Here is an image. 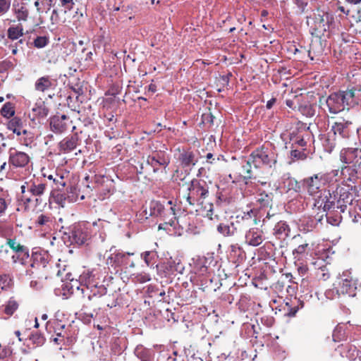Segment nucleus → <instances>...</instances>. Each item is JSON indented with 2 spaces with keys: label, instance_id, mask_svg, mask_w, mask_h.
I'll return each instance as SVG.
<instances>
[{
  "label": "nucleus",
  "instance_id": "1",
  "mask_svg": "<svg viewBox=\"0 0 361 361\" xmlns=\"http://www.w3.org/2000/svg\"><path fill=\"white\" fill-rule=\"evenodd\" d=\"M332 20L333 18L329 13L323 11H318L314 14V18L307 19V24L317 35L323 34L329 29Z\"/></svg>",
  "mask_w": 361,
  "mask_h": 361
},
{
  "label": "nucleus",
  "instance_id": "2",
  "mask_svg": "<svg viewBox=\"0 0 361 361\" xmlns=\"http://www.w3.org/2000/svg\"><path fill=\"white\" fill-rule=\"evenodd\" d=\"M276 161L275 155L272 152L261 149L252 153L247 161V166L250 167V164H252L255 168H258L262 165H267L271 167Z\"/></svg>",
  "mask_w": 361,
  "mask_h": 361
},
{
  "label": "nucleus",
  "instance_id": "3",
  "mask_svg": "<svg viewBox=\"0 0 361 361\" xmlns=\"http://www.w3.org/2000/svg\"><path fill=\"white\" fill-rule=\"evenodd\" d=\"M326 183L327 175L319 173L305 178L303 180V186L309 195H314L321 191L322 188Z\"/></svg>",
  "mask_w": 361,
  "mask_h": 361
},
{
  "label": "nucleus",
  "instance_id": "4",
  "mask_svg": "<svg viewBox=\"0 0 361 361\" xmlns=\"http://www.w3.org/2000/svg\"><path fill=\"white\" fill-rule=\"evenodd\" d=\"M30 160V156L25 152L11 148L8 150V164L16 168L25 167Z\"/></svg>",
  "mask_w": 361,
  "mask_h": 361
},
{
  "label": "nucleus",
  "instance_id": "5",
  "mask_svg": "<svg viewBox=\"0 0 361 361\" xmlns=\"http://www.w3.org/2000/svg\"><path fill=\"white\" fill-rule=\"evenodd\" d=\"M336 288L339 294L354 295L355 283L353 282L352 276L349 272H343L338 278V286Z\"/></svg>",
  "mask_w": 361,
  "mask_h": 361
},
{
  "label": "nucleus",
  "instance_id": "6",
  "mask_svg": "<svg viewBox=\"0 0 361 361\" xmlns=\"http://www.w3.org/2000/svg\"><path fill=\"white\" fill-rule=\"evenodd\" d=\"M7 245L16 252V255L12 257L14 262L19 261L22 264H24V260L29 258V250L24 245H20L14 239H8Z\"/></svg>",
  "mask_w": 361,
  "mask_h": 361
},
{
  "label": "nucleus",
  "instance_id": "7",
  "mask_svg": "<svg viewBox=\"0 0 361 361\" xmlns=\"http://www.w3.org/2000/svg\"><path fill=\"white\" fill-rule=\"evenodd\" d=\"M293 240L298 244L297 247L293 250V255L295 259L300 260L312 250V245L300 235L294 236Z\"/></svg>",
  "mask_w": 361,
  "mask_h": 361
},
{
  "label": "nucleus",
  "instance_id": "8",
  "mask_svg": "<svg viewBox=\"0 0 361 361\" xmlns=\"http://www.w3.org/2000/svg\"><path fill=\"white\" fill-rule=\"evenodd\" d=\"M329 113L336 114L345 109V104L342 99L341 94L339 93H333L325 99Z\"/></svg>",
  "mask_w": 361,
  "mask_h": 361
},
{
  "label": "nucleus",
  "instance_id": "9",
  "mask_svg": "<svg viewBox=\"0 0 361 361\" xmlns=\"http://www.w3.org/2000/svg\"><path fill=\"white\" fill-rule=\"evenodd\" d=\"M189 194L187 197L188 202L192 204L191 200H197L199 197L204 199L208 195V190L201 185L197 181H192L191 186L188 188Z\"/></svg>",
  "mask_w": 361,
  "mask_h": 361
},
{
  "label": "nucleus",
  "instance_id": "10",
  "mask_svg": "<svg viewBox=\"0 0 361 361\" xmlns=\"http://www.w3.org/2000/svg\"><path fill=\"white\" fill-rule=\"evenodd\" d=\"M71 234L73 241L78 245L84 244L90 237L85 224L74 226Z\"/></svg>",
  "mask_w": 361,
  "mask_h": 361
},
{
  "label": "nucleus",
  "instance_id": "11",
  "mask_svg": "<svg viewBox=\"0 0 361 361\" xmlns=\"http://www.w3.org/2000/svg\"><path fill=\"white\" fill-rule=\"evenodd\" d=\"M12 13L16 20L20 23L26 22L30 15L27 4L24 2H14L12 6Z\"/></svg>",
  "mask_w": 361,
  "mask_h": 361
},
{
  "label": "nucleus",
  "instance_id": "12",
  "mask_svg": "<svg viewBox=\"0 0 361 361\" xmlns=\"http://www.w3.org/2000/svg\"><path fill=\"white\" fill-rule=\"evenodd\" d=\"M346 106H353L358 104V98L361 95L360 90L352 88L345 92H338Z\"/></svg>",
  "mask_w": 361,
  "mask_h": 361
},
{
  "label": "nucleus",
  "instance_id": "13",
  "mask_svg": "<svg viewBox=\"0 0 361 361\" xmlns=\"http://www.w3.org/2000/svg\"><path fill=\"white\" fill-rule=\"evenodd\" d=\"M263 240V232L257 228H250L245 234V241L250 245L258 246Z\"/></svg>",
  "mask_w": 361,
  "mask_h": 361
},
{
  "label": "nucleus",
  "instance_id": "14",
  "mask_svg": "<svg viewBox=\"0 0 361 361\" xmlns=\"http://www.w3.org/2000/svg\"><path fill=\"white\" fill-rule=\"evenodd\" d=\"M78 145V137L76 135L67 137L62 140L59 144V149L63 153H68L76 148Z\"/></svg>",
  "mask_w": 361,
  "mask_h": 361
},
{
  "label": "nucleus",
  "instance_id": "15",
  "mask_svg": "<svg viewBox=\"0 0 361 361\" xmlns=\"http://www.w3.org/2000/svg\"><path fill=\"white\" fill-rule=\"evenodd\" d=\"M54 85V80L49 76H43L37 80L35 84V88L37 91L44 92Z\"/></svg>",
  "mask_w": 361,
  "mask_h": 361
},
{
  "label": "nucleus",
  "instance_id": "16",
  "mask_svg": "<svg viewBox=\"0 0 361 361\" xmlns=\"http://www.w3.org/2000/svg\"><path fill=\"white\" fill-rule=\"evenodd\" d=\"M358 149L356 148L343 149L341 152V160L345 164H351L357 158Z\"/></svg>",
  "mask_w": 361,
  "mask_h": 361
},
{
  "label": "nucleus",
  "instance_id": "17",
  "mask_svg": "<svg viewBox=\"0 0 361 361\" xmlns=\"http://www.w3.org/2000/svg\"><path fill=\"white\" fill-rule=\"evenodd\" d=\"M350 124H351V122L349 121L336 122L332 126L331 130L334 135H338L342 137H345L348 135V128Z\"/></svg>",
  "mask_w": 361,
  "mask_h": 361
},
{
  "label": "nucleus",
  "instance_id": "18",
  "mask_svg": "<svg viewBox=\"0 0 361 361\" xmlns=\"http://www.w3.org/2000/svg\"><path fill=\"white\" fill-rule=\"evenodd\" d=\"M55 4L56 5V8L54 9L53 13H66L73 8L74 2L73 0H56Z\"/></svg>",
  "mask_w": 361,
  "mask_h": 361
},
{
  "label": "nucleus",
  "instance_id": "19",
  "mask_svg": "<svg viewBox=\"0 0 361 361\" xmlns=\"http://www.w3.org/2000/svg\"><path fill=\"white\" fill-rule=\"evenodd\" d=\"M7 128L8 130H11L13 133L17 135H20L23 134H26V130H23L22 128V121L18 118H13L7 124Z\"/></svg>",
  "mask_w": 361,
  "mask_h": 361
},
{
  "label": "nucleus",
  "instance_id": "20",
  "mask_svg": "<svg viewBox=\"0 0 361 361\" xmlns=\"http://www.w3.org/2000/svg\"><path fill=\"white\" fill-rule=\"evenodd\" d=\"M336 197L332 196L329 192L322 199V202L318 200L317 204H319V207H322L324 211H327L334 206Z\"/></svg>",
  "mask_w": 361,
  "mask_h": 361
},
{
  "label": "nucleus",
  "instance_id": "21",
  "mask_svg": "<svg viewBox=\"0 0 361 361\" xmlns=\"http://www.w3.org/2000/svg\"><path fill=\"white\" fill-rule=\"evenodd\" d=\"M7 35L10 39L16 40L23 35V27L21 23L11 26L7 30Z\"/></svg>",
  "mask_w": 361,
  "mask_h": 361
},
{
  "label": "nucleus",
  "instance_id": "22",
  "mask_svg": "<svg viewBox=\"0 0 361 361\" xmlns=\"http://www.w3.org/2000/svg\"><path fill=\"white\" fill-rule=\"evenodd\" d=\"M46 189L44 183H33L29 187L28 190L35 196H41L44 194Z\"/></svg>",
  "mask_w": 361,
  "mask_h": 361
},
{
  "label": "nucleus",
  "instance_id": "23",
  "mask_svg": "<svg viewBox=\"0 0 361 361\" xmlns=\"http://www.w3.org/2000/svg\"><path fill=\"white\" fill-rule=\"evenodd\" d=\"M168 266L169 271L171 272L177 271L182 274L184 269V268L180 265V260L178 259H173L172 258H170L168 261Z\"/></svg>",
  "mask_w": 361,
  "mask_h": 361
},
{
  "label": "nucleus",
  "instance_id": "24",
  "mask_svg": "<svg viewBox=\"0 0 361 361\" xmlns=\"http://www.w3.org/2000/svg\"><path fill=\"white\" fill-rule=\"evenodd\" d=\"M94 275L91 271H85L80 276V279L82 283L88 287L89 286H94Z\"/></svg>",
  "mask_w": 361,
  "mask_h": 361
},
{
  "label": "nucleus",
  "instance_id": "25",
  "mask_svg": "<svg viewBox=\"0 0 361 361\" xmlns=\"http://www.w3.org/2000/svg\"><path fill=\"white\" fill-rule=\"evenodd\" d=\"M18 308V302L13 298H11L5 305L4 312L7 315L11 316Z\"/></svg>",
  "mask_w": 361,
  "mask_h": 361
},
{
  "label": "nucleus",
  "instance_id": "26",
  "mask_svg": "<svg viewBox=\"0 0 361 361\" xmlns=\"http://www.w3.org/2000/svg\"><path fill=\"white\" fill-rule=\"evenodd\" d=\"M50 125L52 130L56 133H61L65 130V126L59 117L52 118Z\"/></svg>",
  "mask_w": 361,
  "mask_h": 361
},
{
  "label": "nucleus",
  "instance_id": "27",
  "mask_svg": "<svg viewBox=\"0 0 361 361\" xmlns=\"http://www.w3.org/2000/svg\"><path fill=\"white\" fill-rule=\"evenodd\" d=\"M288 226L283 221L277 223L274 227V233L276 235L284 234L285 235H288Z\"/></svg>",
  "mask_w": 361,
  "mask_h": 361
},
{
  "label": "nucleus",
  "instance_id": "28",
  "mask_svg": "<svg viewBox=\"0 0 361 361\" xmlns=\"http://www.w3.org/2000/svg\"><path fill=\"white\" fill-rule=\"evenodd\" d=\"M272 200L271 194L260 192L257 197V202L263 207L268 206Z\"/></svg>",
  "mask_w": 361,
  "mask_h": 361
},
{
  "label": "nucleus",
  "instance_id": "29",
  "mask_svg": "<svg viewBox=\"0 0 361 361\" xmlns=\"http://www.w3.org/2000/svg\"><path fill=\"white\" fill-rule=\"evenodd\" d=\"M15 113L13 106L11 102L6 103L1 110V114L4 117L10 118Z\"/></svg>",
  "mask_w": 361,
  "mask_h": 361
},
{
  "label": "nucleus",
  "instance_id": "30",
  "mask_svg": "<svg viewBox=\"0 0 361 361\" xmlns=\"http://www.w3.org/2000/svg\"><path fill=\"white\" fill-rule=\"evenodd\" d=\"M181 161L185 166L195 165L196 160L192 152H185L181 156Z\"/></svg>",
  "mask_w": 361,
  "mask_h": 361
},
{
  "label": "nucleus",
  "instance_id": "31",
  "mask_svg": "<svg viewBox=\"0 0 361 361\" xmlns=\"http://www.w3.org/2000/svg\"><path fill=\"white\" fill-rule=\"evenodd\" d=\"M300 111L302 115L307 117H312L315 114V110L314 107L310 104L301 106L300 107Z\"/></svg>",
  "mask_w": 361,
  "mask_h": 361
},
{
  "label": "nucleus",
  "instance_id": "32",
  "mask_svg": "<svg viewBox=\"0 0 361 361\" xmlns=\"http://www.w3.org/2000/svg\"><path fill=\"white\" fill-rule=\"evenodd\" d=\"M12 0H0V17L8 12Z\"/></svg>",
  "mask_w": 361,
  "mask_h": 361
},
{
  "label": "nucleus",
  "instance_id": "33",
  "mask_svg": "<svg viewBox=\"0 0 361 361\" xmlns=\"http://www.w3.org/2000/svg\"><path fill=\"white\" fill-rule=\"evenodd\" d=\"M32 111L35 113L36 116L39 117H44L47 116L48 114V110L45 107L44 104H41L33 107Z\"/></svg>",
  "mask_w": 361,
  "mask_h": 361
},
{
  "label": "nucleus",
  "instance_id": "34",
  "mask_svg": "<svg viewBox=\"0 0 361 361\" xmlns=\"http://www.w3.org/2000/svg\"><path fill=\"white\" fill-rule=\"evenodd\" d=\"M12 280L8 275L4 274L0 276V288L1 290H6L11 286Z\"/></svg>",
  "mask_w": 361,
  "mask_h": 361
},
{
  "label": "nucleus",
  "instance_id": "35",
  "mask_svg": "<svg viewBox=\"0 0 361 361\" xmlns=\"http://www.w3.org/2000/svg\"><path fill=\"white\" fill-rule=\"evenodd\" d=\"M114 262L118 265L126 262V253L123 252L118 251L114 254Z\"/></svg>",
  "mask_w": 361,
  "mask_h": 361
},
{
  "label": "nucleus",
  "instance_id": "36",
  "mask_svg": "<svg viewBox=\"0 0 361 361\" xmlns=\"http://www.w3.org/2000/svg\"><path fill=\"white\" fill-rule=\"evenodd\" d=\"M51 222V219L47 215L40 214L36 221V224L38 226H47Z\"/></svg>",
  "mask_w": 361,
  "mask_h": 361
},
{
  "label": "nucleus",
  "instance_id": "37",
  "mask_svg": "<svg viewBox=\"0 0 361 361\" xmlns=\"http://www.w3.org/2000/svg\"><path fill=\"white\" fill-rule=\"evenodd\" d=\"M163 207L161 204H159L158 202H152L150 203V215H157L159 213L161 212Z\"/></svg>",
  "mask_w": 361,
  "mask_h": 361
},
{
  "label": "nucleus",
  "instance_id": "38",
  "mask_svg": "<svg viewBox=\"0 0 361 361\" xmlns=\"http://www.w3.org/2000/svg\"><path fill=\"white\" fill-rule=\"evenodd\" d=\"M48 42L46 37H37L34 41V45L37 48H43L48 44Z\"/></svg>",
  "mask_w": 361,
  "mask_h": 361
},
{
  "label": "nucleus",
  "instance_id": "39",
  "mask_svg": "<svg viewBox=\"0 0 361 361\" xmlns=\"http://www.w3.org/2000/svg\"><path fill=\"white\" fill-rule=\"evenodd\" d=\"M31 341L33 343L36 344L37 346H41L44 343L45 338L41 334H32L31 338Z\"/></svg>",
  "mask_w": 361,
  "mask_h": 361
},
{
  "label": "nucleus",
  "instance_id": "40",
  "mask_svg": "<svg viewBox=\"0 0 361 361\" xmlns=\"http://www.w3.org/2000/svg\"><path fill=\"white\" fill-rule=\"evenodd\" d=\"M135 279H136L137 281L143 283L150 281L151 277L148 274L143 272V273L137 274L135 276Z\"/></svg>",
  "mask_w": 361,
  "mask_h": 361
},
{
  "label": "nucleus",
  "instance_id": "41",
  "mask_svg": "<svg viewBox=\"0 0 361 361\" xmlns=\"http://www.w3.org/2000/svg\"><path fill=\"white\" fill-rule=\"evenodd\" d=\"M291 156L300 159H304L306 157L305 154L303 152H300L298 150H292Z\"/></svg>",
  "mask_w": 361,
  "mask_h": 361
},
{
  "label": "nucleus",
  "instance_id": "42",
  "mask_svg": "<svg viewBox=\"0 0 361 361\" xmlns=\"http://www.w3.org/2000/svg\"><path fill=\"white\" fill-rule=\"evenodd\" d=\"M342 331V328L341 326H337L334 331V333H333V339L334 341H339L341 338L338 336V334H340L341 332Z\"/></svg>",
  "mask_w": 361,
  "mask_h": 361
},
{
  "label": "nucleus",
  "instance_id": "43",
  "mask_svg": "<svg viewBox=\"0 0 361 361\" xmlns=\"http://www.w3.org/2000/svg\"><path fill=\"white\" fill-rule=\"evenodd\" d=\"M7 209V204L4 198H0V215L3 214Z\"/></svg>",
  "mask_w": 361,
  "mask_h": 361
},
{
  "label": "nucleus",
  "instance_id": "44",
  "mask_svg": "<svg viewBox=\"0 0 361 361\" xmlns=\"http://www.w3.org/2000/svg\"><path fill=\"white\" fill-rule=\"evenodd\" d=\"M217 229L220 233L223 234H227L229 231V228L227 226L223 224H219Z\"/></svg>",
  "mask_w": 361,
  "mask_h": 361
},
{
  "label": "nucleus",
  "instance_id": "45",
  "mask_svg": "<svg viewBox=\"0 0 361 361\" xmlns=\"http://www.w3.org/2000/svg\"><path fill=\"white\" fill-rule=\"evenodd\" d=\"M54 181L57 185V188H58L59 190L60 189V187L63 188L65 186V185H66V183L63 180V177L62 176L59 177V179L54 178Z\"/></svg>",
  "mask_w": 361,
  "mask_h": 361
},
{
  "label": "nucleus",
  "instance_id": "46",
  "mask_svg": "<svg viewBox=\"0 0 361 361\" xmlns=\"http://www.w3.org/2000/svg\"><path fill=\"white\" fill-rule=\"evenodd\" d=\"M149 255H150L149 251H146L141 255V257L143 258L145 262L146 263V264L147 266H149Z\"/></svg>",
  "mask_w": 361,
  "mask_h": 361
},
{
  "label": "nucleus",
  "instance_id": "47",
  "mask_svg": "<svg viewBox=\"0 0 361 361\" xmlns=\"http://www.w3.org/2000/svg\"><path fill=\"white\" fill-rule=\"evenodd\" d=\"M147 161H148V162H151L152 164H153L154 162H156L160 165H164L166 163L165 160H163L162 161H159L157 159H156L154 157H149Z\"/></svg>",
  "mask_w": 361,
  "mask_h": 361
},
{
  "label": "nucleus",
  "instance_id": "48",
  "mask_svg": "<svg viewBox=\"0 0 361 361\" xmlns=\"http://www.w3.org/2000/svg\"><path fill=\"white\" fill-rule=\"evenodd\" d=\"M4 136L2 133H0V154L1 153L3 148L6 146V144L4 142Z\"/></svg>",
  "mask_w": 361,
  "mask_h": 361
},
{
  "label": "nucleus",
  "instance_id": "49",
  "mask_svg": "<svg viewBox=\"0 0 361 361\" xmlns=\"http://www.w3.org/2000/svg\"><path fill=\"white\" fill-rule=\"evenodd\" d=\"M243 169H244V171H245V172L247 173V176L245 177L250 178H251V166L250 167L248 166L247 163L246 165L243 166Z\"/></svg>",
  "mask_w": 361,
  "mask_h": 361
},
{
  "label": "nucleus",
  "instance_id": "50",
  "mask_svg": "<svg viewBox=\"0 0 361 361\" xmlns=\"http://www.w3.org/2000/svg\"><path fill=\"white\" fill-rule=\"evenodd\" d=\"M8 351L6 348H2L0 350V359H4L8 356Z\"/></svg>",
  "mask_w": 361,
  "mask_h": 361
},
{
  "label": "nucleus",
  "instance_id": "51",
  "mask_svg": "<svg viewBox=\"0 0 361 361\" xmlns=\"http://www.w3.org/2000/svg\"><path fill=\"white\" fill-rule=\"evenodd\" d=\"M338 10L340 11L341 12L345 13L346 16H348L350 13V11L345 10V8L343 6H339L338 7Z\"/></svg>",
  "mask_w": 361,
  "mask_h": 361
},
{
  "label": "nucleus",
  "instance_id": "52",
  "mask_svg": "<svg viewBox=\"0 0 361 361\" xmlns=\"http://www.w3.org/2000/svg\"><path fill=\"white\" fill-rule=\"evenodd\" d=\"M275 102H276L275 99H271L269 100L267 103V109H271L272 107V106L274 105V104L275 103Z\"/></svg>",
  "mask_w": 361,
  "mask_h": 361
},
{
  "label": "nucleus",
  "instance_id": "53",
  "mask_svg": "<svg viewBox=\"0 0 361 361\" xmlns=\"http://www.w3.org/2000/svg\"><path fill=\"white\" fill-rule=\"evenodd\" d=\"M140 358L141 361H149L151 356L150 355L140 356Z\"/></svg>",
  "mask_w": 361,
  "mask_h": 361
},
{
  "label": "nucleus",
  "instance_id": "54",
  "mask_svg": "<svg viewBox=\"0 0 361 361\" xmlns=\"http://www.w3.org/2000/svg\"><path fill=\"white\" fill-rule=\"evenodd\" d=\"M299 146L304 147L306 145V142L303 139H300L297 141Z\"/></svg>",
  "mask_w": 361,
  "mask_h": 361
},
{
  "label": "nucleus",
  "instance_id": "55",
  "mask_svg": "<svg viewBox=\"0 0 361 361\" xmlns=\"http://www.w3.org/2000/svg\"><path fill=\"white\" fill-rule=\"evenodd\" d=\"M348 3L352 4H358L361 2V0H345Z\"/></svg>",
  "mask_w": 361,
  "mask_h": 361
},
{
  "label": "nucleus",
  "instance_id": "56",
  "mask_svg": "<svg viewBox=\"0 0 361 361\" xmlns=\"http://www.w3.org/2000/svg\"><path fill=\"white\" fill-rule=\"evenodd\" d=\"M148 90L149 91L152 92H156V87L154 85H149V87H148Z\"/></svg>",
  "mask_w": 361,
  "mask_h": 361
},
{
  "label": "nucleus",
  "instance_id": "57",
  "mask_svg": "<svg viewBox=\"0 0 361 361\" xmlns=\"http://www.w3.org/2000/svg\"><path fill=\"white\" fill-rule=\"evenodd\" d=\"M35 6L37 8V12L41 13V8H39V3L38 0L35 1Z\"/></svg>",
  "mask_w": 361,
  "mask_h": 361
},
{
  "label": "nucleus",
  "instance_id": "58",
  "mask_svg": "<svg viewBox=\"0 0 361 361\" xmlns=\"http://www.w3.org/2000/svg\"><path fill=\"white\" fill-rule=\"evenodd\" d=\"M15 335L18 337L19 341H22V338L20 337V331L17 330L14 332Z\"/></svg>",
  "mask_w": 361,
  "mask_h": 361
},
{
  "label": "nucleus",
  "instance_id": "59",
  "mask_svg": "<svg viewBox=\"0 0 361 361\" xmlns=\"http://www.w3.org/2000/svg\"><path fill=\"white\" fill-rule=\"evenodd\" d=\"M298 271L301 273L302 274H304L306 272V268L305 267H299Z\"/></svg>",
  "mask_w": 361,
  "mask_h": 361
},
{
  "label": "nucleus",
  "instance_id": "60",
  "mask_svg": "<svg viewBox=\"0 0 361 361\" xmlns=\"http://www.w3.org/2000/svg\"><path fill=\"white\" fill-rule=\"evenodd\" d=\"M212 212H213V210L212 209H210L209 211H208V214H207V216L209 217L210 219H213V217L212 216Z\"/></svg>",
  "mask_w": 361,
  "mask_h": 361
},
{
  "label": "nucleus",
  "instance_id": "61",
  "mask_svg": "<svg viewBox=\"0 0 361 361\" xmlns=\"http://www.w3.org/2000/svg\"><path fill=\"white\" fill-rule=\"evenodd\" d=\"M357 19L361 21V8L357 11Z\"/></svg>",
  "mask_w": 361,
  "mask_h": 361
},
{
  "label": "nucleus",
  "instance_id": "62",
  "mask_svg": "<svg viewBox=\"0 0 361 361\" xmlns=\"http://www.w3.org/2000/svg\"><path fill=\"white\" fill-rule=\"evenodd\" d=\"M54 342L56 344H60L61 340L59 337H56L54 338Z\"/></svg>",
  "mask_w": 361,
  "mask_h": 361
},
{
  "label": "nucleus",
  "instance_id": "63",
  "mask_svg": "<svg viewBox=\"0 0 361 361\" xmlns=\"http://www.w3.org/2000/svg\"><path fill=\"white\" fill-rule=\"evenodd\" d=\"M34 274V271L31 269L26 270V275L32 276Z\"/></svg>",
  "mask_w": 361,
  "mask_h": 361
},
{
  "label": "nucleus",
  "instance_id": "64",
  "mask_svg": "<svg viewBox=\"0 0 361 361\" xmlns=\"http://www.w3.org/2000/svg\"><path fill=\"white\" fill-rule=\"evenodd\" d=\"M6 162L3 163V164H1V166H0V171H3V170H4V169H5V168H6Z\"/></svg>",
  "mask_w": 361,
  "mask_h": 361
}]
</instances>
